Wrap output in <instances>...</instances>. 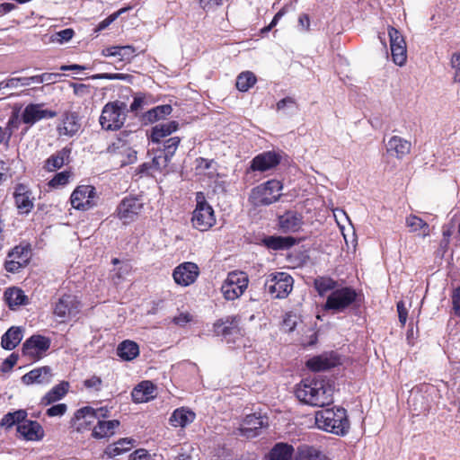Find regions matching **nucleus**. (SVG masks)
I'll use <instances>...</instances> for the list:
<instances>
[{"label": "nucleus", "instance_id": "12", "mask_svg": "<svg viewBox=\"0 0 460 460\" xmlns=\"http://www.w3.org/2000/svg\"><path fill=\"white\" fill-rule=\"evenodd\" d=\"M388 36L393 61L397 66H403L407 59L406 42L402 34L395 28L389 26Z\"/></svg>", "mask_w": 460, "mask_h": 460}, {"label": "nucleus", "instance_id": "41", "mask_svg": "<svg viewBox=\"0 0 460 460\" xmlns=\"http://www.w3.org/2000/svg\"><path fill=\"white\" fill-rule=\"evenodd\" d=\"M314 286L318 294L323 296L329 291H333L338 288V283L329 277L320 276L314 279Z\"/></svg>", "mask_w": 460, "mask_h": 460}, {"label": "nucleus", "instance_id": "7", "mask_svg": "<svg viewBox=\"0 0 460 460\" xmlns=\"http://www.w3.org/2000/svg\"><path fill=\"white\" fill-rule=\"evenodd\" d=\"M191 223L195 229L202 232L208 231L216 224L214 209L200 192L197 194V205L192 212Z\"/></svg>", "mask_w": 460, "mask_h": 460}, {"label": "nucleus", "instance_id": "40", "mask_svg": "<svg viewBox=\"0 0 460 460\" xmlns=\"http://www.w3.org/2000/svg\"><path fill=\"white\" fill-rule=\"evenodd\" d=\"M262 242L270 249L280 250L294 245L295 239L293 237L269 236L264 238Z\"/></svg>", "mask_w": 460, "mask_h": 460}, {"label": "nucleus", "instance_id": "33", "mask_svg": "<svg viewBox=\"0 0 460 460\" xmlns=\"http://www.w3.org/2000/svg\"><path fill=\"white\" fill-rule=\"evenodd\" d=\"M22 339V330L20 327H11L2 336L1 346L7 350L13 349Z\"/></svg>", "mask_w": 460, "mask_h": 460}, {"label": "nucleus", "instance_id": "21", "mask_svg": "<svg viewBox=\"0 0 460 460\" xmlns=\"http://www.w3.org/2000/svg\"><path fill=\"white\" fill-rule=\"evenodd\" d=\"M340 363L338 357L334 353H323L308 359L306 366L313 371L328 370Z\"/></svg>", "mask_w": 460, "mask_h": 460}, {"label": "nucleus", "instance_id": "46", "mask_svg": "<svg viewBox=\"0 0 460 460\" xmlns=\"http://www.w3.org/2000/svg\"><path fill=\"white\" fill-rule=\"evenodd\" d=\"M406 225L412 232L421 231L423 236L429 234V225L416 216H410L406 218Z\"/></svg>", "mask_w": 460, "mask_h": 460}, {"label": "nucleus", "instance_id": "23", "mask_svg": "<svg viewBox=\"0 0 460 460\" xmlns=\"http://www.w3.org/2000/svg\"><path fill=\"white\" fill-rule=\"evenodd\" d=\"M14 199L21 213H29L33 208V199L29 188L24 184H18L14 190Z\"/></svg>", "mask_w": 460, "mask_h": 460}, {"label": "nucleus", "instance_id": "19", "mask_svg": "<svg viewBox=\"0 0 460 460\" xmlns=\"http://www.w3.org/2000/svg\"><path fill=\"white\" fill-rule=\"evenodd\" d=\"M53 377L52 369L49 366L34 368L22 377L24 385H46L51 382Z\"/></svg>", "mask_w": 460, "mask_h": 460}, {"label": "nucleus", "instance_id": "64", "mask_svg": "<svg viewBox=\"0 0 460 460\" xmlns=\"http://www.w3.org/2000/svg\"><path fill=\"white\" fill-rule=\"evenodd\" d=\"M74 93L78 96H84L89 93V86L83 84H73Z\"/></svg>", "mask_w": 460, "mask_h": 460}, {"label": "nucleus", "instance_id": "34", "mask_svg": "<svg viewBox=\"0 0 460 460\" xmlns=\"http://www.w3.org/2000/svg\"><path fill=\"white\" fill-rule=\"evenodd\" d=\"M195 169L197 174L208 176L211 180H216L218 176L217 164L214 160L199 157L196 160Z\"/></svg>", "mask_w": 460, "mask_h": 460}, {"label": "nucleus", "instance_id": "63", "mask_svg": "<svg viewBox=\"0 0 460 460\" xmlns=\"http://www.w3.org/2000/svg\"><path fill=\"white\" fill-rule=\"evenodd\" d=\"M129 460H148V454L146 449H137L130 456Z\"/></svg>", "mask_w": 460, "mask_h": 460}, {"label": "nucleus", "instance_id": "29", "mask_svg": "<svg viewBox=\"0 0 460 460\" xmlns=\"http://www.w3.org/2000/svg\"><path fill=\"white\" fill-rule=\"evenodd\" d=\"M295 460H329V458L319 447L303 445L297 448Z\"/></svg>", "mask_w": 460, "mask_h": 460}, {"label": "nucleus", "instance_id": "37", "mask_svg": "<svg viewBox=\"0 0 460 460\" xmlns=\"http://www.w3.org/2000/svg\"><path fill=\"white\" fill-rule=\"evenodd\" d=\"M69 384L67 382H61L55 385L41 399L42 405H49L57 401L62 399L68 391Z\"/></svg>", "mask_w": 460, "mask_h": 460}, {"label": "nucleus", "instance_id": "38", "mask_svg": "<svg viewBox=\"0 0 460 460\" xmlns=\"http://www.w3.org/2000/svg\"><path fill=\"white\" fill-rule=\"evenodd\" d=\"M294 447L287 443H277L270 453V460H292Z\"/></svg>", "mask_w": 460, "mask_h": 460}, {"label": "nucleus", "instance_id": "6", "mask_svg": "<svg viewBox=\"0 0 460 460\" xmlns=\"http://www.w3.org/2000/svg\"><path fill=\"white\" fill-rule=\"evenodd\" d=\"M249 284L248 275L243 271H232L221 286L223 296L229 301L239 298L246 290Z\"/></svg>", "mask_w": 460, "mask_h": 460}, {"label": "nucleus", "instance_id": "11", "mask_svg": "<svg viewBox=\"0 0 460 460\" xmlns=\"http://www.w3.org/2000/svg\"><path fill=\"white\" fill-rule=\"evenodd\" d=\"M144 203L135 197L124 198L117 208V216L123 224L127 225L135 221L141 214Z\"/></svg>", "mask_w": 460, "mask_h": 460}, {"label": "nucleus", "instance_id": "24", "mask_svg": "<svg viewBox=\"0 0 460 460\" xmlns=\"http://www.w3.org/2000/svg\"><path fill=\"white\" fill-rule=\"evenodd\" d=\"M18 433L26 440H40L44 437L41 425L33 420H25L17 426Z\"/></svg>", "mask_w": 460, "mask_h": 460}, {"label": "nucleus", "instance_id": "61", "mask_svg": "<svg viewBox=\"0 0 460 460\" xmlns=\"http://www.w3.org/2000/svg\"><path fill=\"white\" fill-rule=\"evenodd\" d=\"M18 360V356L16 354H11L4 362L2 365V370L7 371L11 369Z\"/></svg>", "mask_w": 460, "mask_h": 460}, {"label": "nucleus", "instance_id": "4", "mask_svg": "<svg viewBox=\"0 0 460 460\" xmlns=\"http://www.w3.org/2000/svg\"><path fill=\"white\" fill-rule=\"evenodd\" d=\"M282 188L279 181L270 180L252 190L249 201L255 207L270 205L279 199Z\"/></svg>", "mask_w": 460, "mask_h": 460}, {"label": "nucleus", "instance_id": "44", "mask_svg": "<svg viewBox=\"0 0 460 460\" xmlns=\"http://www.w3.org/2000/svg\"><path fill=\"white\" fill-rule=\"evenodd\" d=\"M214 330L217 335L225 337L227 342L232 341L229 338L231 335L240 334V330L236 325L233 323L226 324V323L221 321L214 324Z\"/></svg>", "mask_w": 460, "mask_h": 460}, {"label": "nucleus", "instance_id": "39", "mask_svg": "<svg viewBox=\"0 0 460 460\" xmlns=\"http://www.w3.org/2000/svg\"><path fill=\"white\" fill-rule=\"evenodd\" d=\"M69 149L63 148L56 154L52 155L49 158L47 159L44 166L45 169L49 172H53L61 168L65 164L66 158L69 156Z\"/></svg>", "mask_w": 460, "mask_h": 460}, {"label": "nucleus", "instance_id": "32", "mask_svg": "<svg viewBox=\"0 0 460 460\" xmlns=\"http://www.w3.org/2000/svg\"><path fill=\"white\" fill-rule=\"evenodd\" d=\"M195 413L184 407L176 409L170 417V422L173 427L184 428L195 420Z\"/></svg>", "mask_w": 460, "mask_h": 460}, {"label": "nucleus", "instance_id": "58", "mask_svg": "<svg viewBox=\"0 0 460 460\" xmlns=\"http://www.w3.org/2000/svg\"><path fill=\"white\" fill-rule=\"evenodd\" d=\"M123 12V10H120L117 13H112L111 15H110L109 17H107L106 19H104L103 21H102L96 31H102L104 29H106L111 22H113L118 17L119 15Z\"/></svg>", "mask_w": 460, "mask_h": 460}, {"label": "nucleus", "instance_id": "20", "mask_svg": "<svg viewBox=\"0 0 460 460\" xmlns=\"http://www.w3.org/2000/svg\"><path fill=\"white\" fill-rule=\"evenodd\" d=\"M280 162V156L275 152H264L256 155L251 164L252 171L266 172L276 167Z\"/></svg>", "mask_w": 460, "mask_h": 460}, {"label": "nucleus", "instance_id": "56", "mask_svg": "<svg viewBox=\"0 0 460 460\" xmlns=\"http://www.w3.org/2000/svg\"><path fill=\"white\" fill-rule=\"evenodd\" d=\"M37 76L38 78H36V81L38 84L42 83L51 84L55 83L58 77L60 76V75L56 73H43Z\"/></svg>", "mask_w": 460, "mask_h": 460}, {"label": "nucleus", "instance_id": "54", "mask_svg": "<svg viewBox=\"0 0 460 460\" xmlns=\"http://www.w3.org/2000/svg\"><path fill=\"white\" fill-rule=\"evenodd\" d=\"M67 410V406L65 403H58L51 406L47 410V415L49 417L63 416Z\"/></svg>", "mask_w": 460, "mask_h": 460}, {"label": "nucleus", "instance_id": "25", "mask_svg": "<svg viewBox=\"0 0 460 460\" xmlns=\"http://www.w3.org/2000/svg\"><path fill=\"white\" fill-rule=\"evenodd\" d=\"M109 151L114 155L120 157L119 162L121 165L133 164L137 160V152L121 140L113 143L110 146Z\"/></svg>", "mask_w": 460, "mask_h": 460}, {"label": "nucleus", "instance_id": "13", "mask_svg": "<svg viewBox=\"0 0 460 460\" xmlns=\"http://www.w3.org/2000/svg\"><path fill=\"white\" fill-rule=\"evenodd\" d=\"M81 309V303L71 294L63 295L56 303L54 314L61 319L75 316Z\"/></svg>", "mask_w": 460, "mask_h": 460}, {"label": "nucleus", "instance_id": "28", "mask_svg": "<svg viewBox=\"0 0 460 460\" xmlns=\"http://www.w3.org/2000/svg\"><path fill=\"white\" fill-rule=\"evenodd\" d=\"M119 426L117 420H104L98 419L97 423L93 426L92 436L94 438H104L112 436L115 429Z\"/></svg>", "mask_w": 460, "mask_h": 460}, {"label": "nucleus", "instance_id": "57", "mask_svg": "<svg viewBox=\"0 0 460 460\" xmlns=\"http://www.w3.org/2000/svg\"><path fill=\"white\" fill-rule=\"evenodd\" d=\"M25 265L22 264L18 261L13 260L11 258H8V260L5 261L4 268L8 272H18L22 268H23Z\"/></svg>", "mask_w": 460, "mask_h": 460}, {"label": "nucleus", "instance_id": "35", "mask_svg": "<svg viewBox=\"0 0 460 460\" xmlns=\"http://www.w3.org/2000/svg\"><path fill=\"white\" fill-rule=\"evenodd\" d=\"M134 444L135 440L132 438H120L117 442L109 445L104 453L110 458L115 457L129 451L134 447Z\"/></svg>", "mask_w": 460, "mask_h": 460}, {"label": "nucleus", "instance_id": "50", "mask_svg": "<svg viewBox=\"0 0 460 460\" xmlns=\"http://www.w3.org/2000/svg\"><path fill=\"white\" fill-rule=\"evenodd\" d=\"M92 79H107V80H122V81H130L131 75L128 74H119V73H103L97 74L92 76Z\"/></svg>", "mask_w": 460, "mask_h": 460}, {"label": "nucleus", "instance_id": "1", "mask_svg": "<svg viewBox=\"0 0 460 460\" xmlns=\"http://www.w3.org/2000/svg\"><path fill=\"white\" fill-rule=\"evenodd\" d=\"M296 396L313 407H324L333 402V387L324 380H304L296 389Z\"/></svg>", "mask_w": 460, "mask_h": 460}, {"label": "nucleus", "instance_id": "10", "mask_svg": "<svg viewBox=\"0 0 460 460\" xmlns=\"http://www.w3.org/2000/svg\"><path fill=\"white\" fill-rule=\"evenodd\" d=\"M108 407L94 409L90 406L83 407L75 413V426L77 431L88 429L98 419H104L109 416Z\"/></svg>", "mask_w": 460, "mask_h": 460}, {"label": "nucleus", "instance_id": "36", "mask_svg": "<svg viewBox=\"0 0 460 460\" xmlns=\"http://www.w3.org/2000/svg\"><path fill=\"white\" fill-rule=\"evenodd\" d=\"M104 57H118L119 60H130L135 55V49L132 46H112L102 49Z\"/></svg>", "mask_w": 460, "mask_h": 460}, {"label": "nucleus", "instance_id": "59", "mask_svg": "<svg viewBox=\"0 0 460 460\" xmlns=\"http://www.w3.org/2000/svg\"><path fill=\"white\" fill-rule=\"evenodd\" d=\"M452 304L456 314L460 315V287L453 291Z\"/></svg>", "mask_w": 460, "mask_h": 460}, {"label": "nucleus", "instance_id": "22", "mask_svg": "<svg viewBox=\"0 0 460 460\" xmlns=\"http://www.w3.org/2000/svg\"><path fill=\"white\" fill-rule=\"evenodd\" d=\"M385 149L387 154L394 155L397 159H402L410 154L411 144L399 136H394L385 143Z\"/></svg>", "mask_w": 460, "mask_h": 460}, {"label": "nucleus", "instance_id": "5", "mask_svg": "<svg viewBox=\"0 0 460 460\" xmlns=\"http://www.w3.org/2000/svg\"><path fill=\"white\" fill-rule=\"evenodd\" d=\"M357 296L352 288H337L327 296L324 309L333 314L342 313L356 301Z\"/></svg>", "mask_w": 460, "mask_h": 460}, {"label": "nucleus", "instance_id": "31", "mask_svg": "<svg viewBox=\"0 0 460 460\" xmlns=\"http://www.w3.org/2000/svg\"><path fill=\"white\" fill-rule=\"evenodd\" d=\"M6 304L9 308L13 310L17 306L27 305L28 296L19 288H9L4 291V294Z\"/></svg>", "mask_w": 460, "mask_h": 460}, {"label": "nucleus", "instance_id": "16", "mask_svg": "<svg viewBox=\"0 0 460 460\" xmlns=\"http://www.w3.org/2000/svg\"><path fill=\"white\" fill-rule=\"evenodd\" d=\"M43 107V103L27 105L22 113V122L31 126L43 119H52L57 116L56 111L44 109Z\"/></svg>", "mask_w": 460, "mask_h": 460}, {"label": "nucleus", "instance_id": "43", "mask_svg": "<svg viewBox=\"0 0 460 460\" xmlns=\"http://www.w3.org/2000/svg\"><path fill=\"white\" fill-rule=\"evenodd\" d=\"M172 111V108L171 105H159L148 111L144 118L147 122L153 123L170 115Z\"/></svg>", "mask_w": 460, "mask_h": 460}, {"label": "nucleus", "instance_id": "53", "mask_svg": "<svg viewBox=\"0 0 460 460\" xmlns=\"http://www.w3.org/2000/svg\"><path fill=\"white\" fill-rule=\"evenodd\" d=\"M450 63L454 69V81L460 83V53L453 54Z\"/></svg>", "mask_w": 460, "mask_h": 460}, {"label": "nucleus", "instance_id": "8", "mask_svg": "<svg viewBox=\"0 0 460 460\" xmlns=\"http://www.w3.org/2000/svg\"><path fill=\"white\" fill-rule=\"evenodd\" d=\"M293 278L287 272H276L268 276L265 289L273 298H285L293 289Z\"/></svg>", "mask_w": 460, "mask_h": 460}, {"label": "nucleus", "instance_id": "45", "mask_svg": "<svg viewBox=\"0 0 460 460\" xmlns=\"http://www.w3.org/2000/svg\"><path fill=\"white\" fill-rule=\"evenodd\" d=\"M256 83V76L252 72H242L236 79V88L241 92L248 91Z\"/></svg>", "mask_w": 460, "mask_h": 460}, {"label": "nucleus", "instance_id": "42", "mask_svg": "<svg viewBox=\"0 0 460 460\" xmlns=\"http://www.w3.org/2000/svg\"><path fill=\"white\" fill-rule=\"evenodd\" d=\"M138 353L137 344L131 341H124L118 347V355L125 360L135 358Z\"/></svg>", "mask_w": 460, "mask_h": 460}, {"label": "nucleus", "instance_id": "14", "mask_svg": "<svg viewBox=\"0 0 460 460\" xmlns=\"http://www.w3.org/2000/svg\"><path fill=\"white\" fill-rule=\"evenodd\" d=\"M50 347V340L41 335H32L22 345V354L31 359H40Z\"/></svg>", "mask_w": 460, "mask_h": 460}, {"label": "nucleus", "instance_id": "26", "mask_svg": "<svg viewBox=\"0 0 460 460\" xmlns=\"http://www.w3.org/2000/svg\"><path fill=\"white\" fill-rule=\"evenodd\" d=\"M131 396L137 403L146 402L155 397V386L151 381H143L133 389Z\"/></svg>", "mask_w": 460, "mask_h": 460}, {"label": "nucleus", "instance_id": "2", "mask_svg": "<svg viewBox=\"0 0 460 460\" xmlns=\"http://www.w3.org/2000/svg\"><path fill=\"white\" fill-rule=\"evenodd\" d=\"M315 424L322 430L340 436L347 434L349 429L347 411L339 407L316 411Z\"/></svg>", "mask_w": 460, "mask_h": 460}, {"label": "nucleus", "instance_id": "30", "mask_svg": "<svg viewBox=\"0 0 460 460\" xmlns=\"http://www.w3.org/2000/svg\"><path fill=\"white\" fill-rule=\"evenodd\" d=\"M179 124L175 120L160 123L153 127L151 131V140L154 143H159L164 137L171 135L178 129Z\"/></svg>", "mask_w": 460, "mask_h": 460}, {"label": "nucleus", "instance_id": "17", "mask_svg": "<svg viewBox=\"0 0 460 460\" xmlns=\"http://www.w3.org/2000/svg\"><path fill=\"white\" fill-rule=\"evenodd\" d=\"M264 425L265 422L261 415L250 414L242 421L235 434L246 438H253L259 435L260 429Z\"/></svg>", "mask_w": 460, "mask_h": 460}, {"label": "nucleus", "instance_id": "47", "mask_svg": "<svg viewBox=\"0 0 460 460\" xmlns=\"http://www.w3.org/2000/svg\"><path fill=\"white\" fill-rule=\"evenodd\" d=\"M8 258L26 265L30 260V250L26 247L16 246L8 253Z\"/></svg>", "mask_w": 460, "mask_h": 460}, {"label": "nucleus", "instance_id": "55", "mask_svg": "<svg viewBox=\"0 0 460 460\" xmlns=\"http://www.w3.org/2000/svg\"><path fill=\"white\" fill-rule=\"evenodd\" d=\"M102 379L99 376H93L90 378L84 380V385L85 387L89 389H94L95 391H100L102 388Z\"/></svg>", "mask_w": 460, "mask_h": 460}, {"label": "nucleus", "instance_id": "60", "mask_svg": "<svg viewBox=\"0 0 460 460\" xmlns=\"http://www.w3.org/2000/svg\"><path fill=\"white\" fill-rule=\"evenodd\" d=\"M192 316L189 313H181L173 318V322L177 325L184 326L186 323L190 322Z\"/></svg>", "mask_w": 460, "mask_h": 460}, {"label": "nucleus", "instance_id": "15", "mask_svg": "<svg viewBox=\"0 0 460 460\" xmlns=\"http://www.w3.org/2000/svg\"><path fill=\"white\" fill-rule=\"evenodd\" d=\"M199 275V269L194 262H183L177 266L172 273L174 281L182 287L194 283Z\"/></svg>", "mask_w": 460, "mask_h": 460}, {"label": "nucleus", "instance_id": "9", "mask_svg": "<svg viewBox=\"0 0 460 460\" xmlns=\"http://www.w3.org/2000/svg\"><path fill=\"white\" fill-rule=\"evenodd\" d=\"M98 194L92 185L77 186L71 194L70 202L75 209L86 211L97 206Z\"/></svg>", "mask_w": 460, "mask_h": 460}, {"label": "nucleus", "instance_id": "52", "mask_svg": "<svg viewBox=\"0 0 460 460\" xmlns=\"http://www.w3.org/2000/svg\"><path fill=\"white\" fill-rule=\"evenodd\" d=\"M170 160L171 159L166 155L161 154L153 158L152 167L157 171H162L168 165Z\"/></svg>", "mask_w": 460, "mask_h": 460}, {"label": "nucleus", "instance_id": "48", "mask_svg": "<svg viewBox=\"0 0 460 460\" xmlns=\"http://www.w3.org/2000/svg\"><path fill=\"white\" fill-rule=\"evenodd\" d=\"M180 142L181 139L178 137L168 138L164 144V154L171 159L175 154Z\"/></svg>", "mask_w": 460, "mask_h": 460}, {"label": "nucleus", "instance_id": "49", "mask_svg": "<svg viewBox=\"0 0 460 460\" xmlns=\"http://www.w3.org/2000/svg\"><path fill=\"white\" fill-rule=\"evenodd\" d=\"M74 31L72 29H65L59 31L51 36V40L53 42H58L59 44L69 41L74 36Z\"/></svg>", "mask_w": 460, "mask_h": 460}, {"label": "nucleus", "instance_id": "62", "mask_svg": "<svg viewBox=\"0 0 460 460\" xmlns=\"http://www.w3.org/2000/svg\"><path fill=\"white\" fill-rule=\"evenodd\" d=\"M397 311H398V315H399V321L402 325H404L407 321L408 311H407L403 302H399L397 304Z\"/></svg>", "mask_w": 460, "mask_h": 460}, {"label": "nucleus", "instance_id": "18", "mask_svg": "<svg viewBox=\"0 0 460 460\" xmlns=\"http://www.w3.org/2000/svg\"><path fill=\"white\" fill-rule=\"evenodd\" d=\"M80 128L81 123L79 116L76 112L72 111L65 112L57 127L58 135L67 137L75 136L79 132Z\"/></svg>", "mask_w": 460, "mask_h": 460}, {"label": "nucleus", "instance_id": "51", "mask_svg": "<svg viewBox=\"0 0 460 460\" xmlns=\"http://www.w3.org/2000/svg\"><path fill=\"white\" fill-rule=\"evenodd\" d=\"M70 173L68 172H61L57 173L54 178L49 181V186L57 188L58 186H64L68 182Z\"/></svg>", "mask_w": 460, "mask_h": 460}, {"label": "nucleus", "instance_id": "27", "mask_svg": "<svg viewBox=\"0 0 460 460\" xmlns=\"http://www.w3.org/2000/svg\"><path fill=\"white\" fill-rule=\"evenodd\" d=\"M302 217L293 211H288L279 217V225L283 232L295 233L302 226Z\"/></svg>", "mask_w": 460, "mask_h": 460}, {"label": "nucleus", "instance_id": "3", "mask_svg": "<svg viewBox=\"0 0 460 460\" xmlns=\"http://www.w3.org/2000/svg\"><path fill=\"white\" fill-rule=\"evenodd\" d=\"M127 104L123 102H111L104 105L99 119L102 129L114 131L122 128L127 118Z\"/></svg>", "mask_w": 460, "mask_h": 460}]
</instances>
